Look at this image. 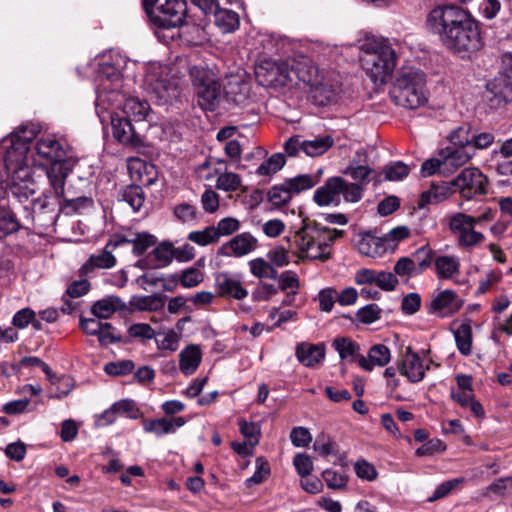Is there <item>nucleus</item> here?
<instances>
[{
    "instance_id": "f257e3e1",
    "label": "nucleus",
    "mask_w": 512,
    "mask_h": 512,
    "mask_svg": "<svg viewBox=\"0 0 512 512\" xmlns=\"http://www.w3.org/2000/svg\"><path fill=\"white\" fill-rule=\"evenodd\" d=\"M33 130L19 128L0 141V202L9 188L20 202L28 200L36 192L32 178V160L29 157ZM21 225L12 210L0 204V237L17 232Z\"/></svg>"
},
{
    "instance_id": "f03ea898",
    "label": "nucleus",
    "mask_w": 512,
    "mask_h": 512,
    "mask_svg": "<svg viewBox=\"0 0 512 512\" xmlns=\"http://www.w3.org/2000/svg\"><path fill=\"white\" fill-rule=\"evenodd\" d=\"M426 24L450 51L468 53L482 47L477 21L460 6L441 5L433 8L427 16Z\"/></svg>"
},
{
    "instance_id": "7ed1b4c3",
    "label": "nucleus",
    "mask_w": 512,
    "mask_h": 512,
    "mask_svg": "<svg viewBox=\"0 0 512 512\" xmlns=\"http://www.w3.org/2000/svg\"><path fill=\"white\" fill-rule=\"evenodd\" d=\"M121 88L122 73L119 60L116 63L99 62L96 72L95 109L101 122L106 121V112L116 109L131 120H145L150 110L148 102L136 97H126Z\"/></svg>"
},
{
    "instance_id": "20e7f679",
    "label": "nucleus",
    "mask_w": 512,
    "mask_h": 512,
    "mask_svg": "<svg viewBox=\"0 0 512 512\" xmlns=\"http://www.w3.org/2000/svg\"><path fill=\"white\" fill-rule=\"evenodd\" d=\"M340 235L342 231L306 223L290 238V252L300 261L325 262L331 258V246Z\"/></svg>"
},
{
    "instance_id": "39448f33",
    "label": "nucleus",
    "mask_w": 512,
    "mask_h": 512,
    "mask_svg": "<svg viewBox=\"0 0 512 512\" xmlns=\"http://www.w3.org/2000/svg\"><path fill=\"white\" fill-rule=\"evenodd\" d=\"M360 63L375 84H384L396 67V53L390 41L367 35L359 40Z\"/></svg>"
},
{
    "instance_id": "423d86ee",
    "label": "nucleus",
    "mask_w": 512,
    "mask_h": 512,
    "mask_svg": "<svg viewBox=\"0 0 512 512\" xmlns=\"http://www.w3.org/2000/svg\"><path fill=\"white\" fill-rule=\"evenodd\" d=\"M50 189L45 190L39 198L31 203V211L26 206L25 219L30 224L47 227L53 224L61 212L62 198L66 180L62 177L51 176L48 178Z\"/></svg>"
},
{
    "instance_id": "0eeeda50",
    "label": "nucleus",
    "mask_w": 512,
    "mask_h": 512,
    "mask_svg": "<svg viewBox=\"0 0 512 512\" xmlns=\"http://www.w3.org/2000/svg\"><path fill=\"white\" fill-rule=\"evenodd\" d=\"M390 95L396 105L407 109L424 106L428 101L425 74L412 68L402 71Z\"/></svg>"
},
{
    "instance_id": "6e6552de",
    "label": "nucleus",
    "mask_w": 512,
    "mask_h": 512,
    "mask_svg": "<svg viewBox=\"0 0 512 512\" xmlns=\"http://www.w3.org/2000/svg\"><path fill=\"white\" fill-rule=\"evenodd\" d=\"M69 145L64 139L47 135L37 140L35 150L37 156L49 163L45 168L47 178L56 176L66 180L72 172L75 161L69 155Z\"/></svg>"
},
{
    "instance_id": "1a4fd4ad",
    "label": "nucleus",
    "mask_w": 512,
    "mask_h": 512,
    "mask_svg": "<svg viewBox=\"0 0 512 512\" xmlns=\"http://www.w3.org/2000/svg\"><path fill=\"white\" fill-rule=\"evenodd\" d=\"M150 21L159 28L182 25L187 12L185 0H143Z\"/></svg>"
},
{
    "instance_id": "9d476101",
    "label": "nucleus",
    "mask_w": 512,
    "mask_h": 512,
    "mask_svg": "<svg viewBox=\"0 0 512 512\" xmlns=\"http://www.w3.org/2000/svg\"><path fill=\"white\" fill-rule=\"evenodd\" d=\"M362 198V188L358 184H351L342 177H331L323 186L314 192V201L319 206H337L341 200L355 203Z\"/></svg>"
},
{
    "instance_id": "9b49d317",
    "label": "nucleus",
    "mask_w": 512,
    "mask_h": 512,
    "mask_svg": "<svg viewBox=\"0 0 512 512\" xmlns=\"http://www.w3.org/2000/svg\"><path fill=\"white\" fill-rule=\"evenodd\" d=\"M170 74L171 68L159 62L150 63L146 67L144 85L160 103H166L176 96L178 84Z\"/></svg>"
},
{
    "instance_id": "f8f14e48",
    "label": "nucleus",
    "mask_w": 512,
    "mask_h": 512,
    "mask_svg": "<svg viewBox=\"0 0 512 512\" xmlns=\"http://www.w3.org/2000/svg\"><path fill=\"white\" fill-rule=\"evenodd\" d=\"M258 83L262 86H284L291 81V71L288 61L264 59L255 68Z\"/></svg>"
},
{
    "instance_id": "ddd939ff",
    "label": "nucleus",
    "mask_w": 512,
    "mask_h": 512,
    "mask_svg": "<svg viewBox=\"0 0 512 512\" xmlns=\"http://www.w3.org/2000/svg\"><path fill=\"white\" fill-rule=\"evenodd\" d=\"M486 176L478 168H466L450 182L453 191H458L467 200L486 192Z\"/></svg>"
},
{
    "instance_id": "4468645a",
    "label": "nucleus",
    "mask_w": 512,
    "mask_h": 512,
    "mask_svg": "<svg viewBox=\"0 0 512 512\" xmlns=\"http://www.w3.org/2000/svg\"><path fill=\"white\" fill-rule=\"evenodd\" d=\"M409 236L410 229L407 226H397L391 229L389 232H387L380 238L370 239L369 242L367 243V245L369 246L368 250H364V243H362L360 250L371 257L381 255L388 251L393 252L398 246L399 242L403 241L404 239H407Z\"/></svg>"
},
{
    "instance_id": "2eb2a0df",
    "label": "nucleus",
    "mask_w": 512,
    "mask_h": 512,
    "mask_svg": "<svg viewBox=\"0 0 512 512\" xmlns=\"http://www.w3.org/2000/svg\"><path fill=\"white\" fill-rule=\"evenodd\" d=\"M503 72L487 84L488 90L499 101H512V51L502 54Z\"/></svg>"
},
{
    "instance_id": "dca6fc26",
    "label": "nucleus",
    "mask_w": 512,
    "mask_h": 512,
    "mask_svg": "<svg viewBox=\"0 0 512 512\" xmlns=\"http://www.w3.org/2000/svg\"><path fill=\"white\" fill-rule=\"evenodd\" d=\"M214 287L218 296L242 300L247 297L248 291L243 287L242 275L239 273L222 271L215 275Z\"/></svg>"
},
{
    "instance_id": "f3484780",
    "label": "nucleus",
    "mask_w": 512,
    "mask_h": 512,
    "mask_svg": "<svg viewBox=\"0 0 512 512\" xmlns=\"http://www.w3.org/2000/svg\"><path fill=\"white\" fill-rule=\"evenodd\" d=\"M105 116L106 119H111L113 136L118 142L134 148L142 145V139L135 131L131 119L126 116H119L115 110L106 112Z\"/></svg>"
},
{
    "instance_id": "a211bd4d",
    "label": "nucleus",
    "mask_w": 512,
    "mask_h": 512,
    "mask_svg": "<svg viewBox=\"0 0 512 512\" xmlns=\"http://www.w3.org/2000/svg\"><path fill=\"white\" fill-rule=\"evenodd\" d=\"M462 305L463 300L453 290H444L432 297L427 312L441 318L450 317L457 313Z\"/></svg>"
},
{
    "instance_id": "6ab92c4d",
    "label": "nucleus",
    "mask_w": 512,
    "mask_h": 512,
    "mask_svg": "<svg viewBox=\"0 0 512 512\" xmlns=\"http://www.w3.org/2000/svg\"><path fill=\"white\" fill-rule=\"evenodd\" d=\"M257 244V239L251 233H240L225 242L219 248L218 254L225 257L240 258L253 252Z\"/></svg>"
},
{
    "instance_id": "aec40b11",
    "label": "nucleus",
    "mask_w": 512,
    "mask_h": 512,
    "mask_svg": "<svg viewBox=\"0 0 512 512\" xmlns=\"http://www.w3.org/2000/svg\"><path fill=\"white\" fill-rule=\"evenodd\" d=\"M429 366H424L420 356L407 348L401 361H398L399 373L406 377L411 383H418L423 380Z\"/></svg>"
},
{
    "instance_id": "412c9836",
    "label": "nucleus",
    "mask_w": 512,
    "mask_h": 512,
    "mask_svg": "<svg viewBox=\"0 0 512 512\" xmlns=\"http://www.w3.org/2000/svg\"><path fill=\"white\" fill-rule=\"evenodd\" d=\"M473 156L472 146L465 148L449 146L442 152V171L444 173H453L468 163Z\"/></svg>"
},
{
    "instance_id": "4be33fe9",
    "label": "nucleus",
    "mask_w": 512,
    "mask_h": 512,
    "mask_svg": "<svg viewBox=\"0 0 512 512\" xmlns=\"http://www.w3.org/2000/svg\"><path fill=\"white\" fill-rule=\"evenodd\" d=\"M295 356L302 365L314 368L323 362L325 346L323 344L301 342L296 346Z\"/></svg>"
},
{
    "instance_id": "5701e85b",
    "label": "nucleus",
    "mask_w": 512,
    "mask_h": 512,
    "mask_svg": "<svg viewBox=\"0 0 512 512\" xmlns=\"http://www.w3.org/2000/svg\"><path fill=\"white\" fill-rule=\"evenodd\" d=\"M186 420L184 417L145 419L143 429L146 433H152L157 437L167 434H173L177 429L184 426Z\"/></svg>"
},
{
    "instance_id": "b1692460",
    "label": "nucleus",
    "mask_w": 512,
    "mask_h": 512,
    "mask_svg": "<svg viewBox=\"0 0 512 512\" xmlns=\"http://www.w3.org/2000/svg\"><path fill=\"white\" fill-rule=\"evenodd\" d=\"M289 68L291 71V81L296 78L310 86H314L318 82V70L308 58L301 57L297 60H289Z\"/></svg>"
},
{
    "instance_id": "393cba45",
    "label": "nucleus",
    "mask_w": 512,
    "mask_h": 512,
    "mask_svg": "<svg viewBox=\"0 0 512 512\" xmlns=\"http://www.w3.org/2000/svg\"><path fill=\"white\" fill-rule=\"evenodd\" d=\"M391 360L390 349L384 344L373 345L368 356H360L358 365L365 371H372L375 366L384 367Z\"/></svg>"
},
{
    "instance_id": "a878e982",
    "label": "nucleus",
    "mask_w": 512,
    "mask_h": 512,
    "mask_svg": "<svg viewBox=\"0 0 512 512\" xmlns=\"http://www.w3.org/2000/svg\"><path fill=\"white\" fill-rule=\"evenodd\" d=\"M113 249L108 248L107 244L98 254H92L88 260L81 266L79 273L81 276H88L95 269H110L116 265V258L113 255Z\"/></svg>"
},
{
    "instance_id": "bb28decb",
    "label": "nucleus",
    "mask_w": 512,
    "mask_h": 512,
    "mask_svg": "<svg viewBox=\"0 0 512 512\" xmlns=\"http://www.w3.org/2000/svg\"><path fill=\"white\" fill-rule=\"evenodd\" d=\"M195 90L199 106L204 110L214 111L221 96V84L218 78Z\"/></svg>"
},
{
    "instance_id": "cd10ccee",
    "label": "nucleus",
    "mask_w": 512,
    "mask_h": 512,
    "mask_svg": "<svg viewBox=\"0 0 512 512\" xmlns=\"http://www.w3.org/2000/svg\"><path fill=\"white\" fill-rule=\"evenodd\" d=\"M218 167L214 168L217 175L216 188L224 192H235L242 185V178L239 174L227 171L226 162L217 160Z\"/></svg>"
},
{
    "instance_id": "c85d7f7f",
    "label": "nucleus",
    "mask_w": 512,
    "mask_h": 512,
    "mask_svg": "<svg viewBox=\"0 0 512 512\" xmlns=\"http://www.w3.org/2000/svg\"><path fill=\"white\" fill-rule=\"evenodd\" d=\"M202 360V351L199 345L190 344L179 353V368L186 375H192L198 369Z\"/></svg>"
},
{
    "instance_id": "c756f323",
    "label": "nucleus",
    "mask_w": 512,
    "mask_h": 512,
    "mask_svg": "<svg viewBox=\"0 0 512 512\" xmlns=\"http://www.w3.org/2000/svg\"><path fill=\"white\" fill-rule=\"evenodd\" d=\"M124 309H126L125 302L120 297L111 295L96 301L91 308V313L99 319H108L115 312Z\"/></svg>"
},
{
    "instance_id": "7c9ffc66",
    "label": "nucleus",
    "mask_w": 512,
    "mask_h": 512,
    "mask_svg": "<svg viewBox=\"0 0 512 512\" xmlns=\"http://www.w3.org/2000/svg\"><path fill=\"white\" fill-rule=\"evenodd\" d=\"M451 398L463 408H469L471 413L482 419L485 415L482 404L475 399L473 391L451 389Z\"/></svg>"
},
{
    "instance_id": "2f4dec72",
    "label": "nucleus",
    "mask_w": 512,
    "mask_h": 512,
    "mask_svg": "<svg viewBox=\"0 0 512 512\" xmlns=\"http://www.w3.org/2000/svg\"><path fill=\"white\" fill-rule=\"evenodd\" d=\"M474 217L465 213H456L449 219V229L460 239L475 230Z\"/></svg>"
},
{
    "instance_id": "473e14b6",
    "label": "nucleus",
    "mask_w": 512,
    "mask_h": 512,
    "mask_svg": "<svg viewBox=\"0 0 512 512\" xmlns=\"http://www.w3.org/2000/svg\"><path fill=\"white\" fill-rule=\"evenodd\" d=\"M474 217L465 213H456L449 219V229L460 239L475 230Z\"/></svg>"
},
{
    "instance_id": "72a5a7b5",
    "label": "nucleus",
    "mask_w": 512,
    "mask_h": 512,
    "mask_svg": "<svg viewBox=\"0 0 512 512\" xmlns=\"http://www.w3.org/2000/svg\"><path fill=\"white\" fill-rule=\"evenodd\" d=\"M332 346L342 360L358 363V358L361 355L359 354L360 346L356 342L346 337H340L334 339Z\"/></svg>"
},
{
    "instance_id": "f704fd0d",
    "label": "nucleus",
    "mask_w": 512,
    "mask_h": 512,
    "mask_svg": "<svg viewBox=\"0 0 512 512\" xmlns=\"http://www.w3.org/2000/svg\"><path fill=\"white\" fill-rule=\"evenodd\" d=\"M189 76L195 89L217 79L216 74L206 64L199 63L189 65Z\"/></svg>"
},
{
    "instance_id": "c9c22d12",
    "label": "nucleus",
    "mask_w": 512,
    "mask_h": 512,
    "mask_svg": "<svg viewBox=\"0 0 512 512\" xmlns=\"http://www.w3.org/2000/svg\"><path fill=\"white\" fill-rule=\"evenodd\" d=\"M334 144L330 135L318 136L312 140H304L303 153L310 157H316L326 153Z\"/></svg>"
},
{
    "instance_id": "e433bc0d",
    "label": "nucleus",
    "mask_w": 512,
    "mask_h": 512,
    "mask_svg": "<svg viewBox=\"0 0 512 512\" xmlns=\"http://www.w3.org/2000/svg\"><path fill=\"white\" fill-rule=\"evenodd\" d=\"M455 342L462 355H469L472 350V328L468 322L460 323L453 330Z\"/></svg>"
},
{
    "instance_id": "4c0bfd02",
    "label": "nucleus",
    "mask_w": 512,
    "mask_h": 512,
    "mask_svg": "<svg viewBox=\"0 0 512 512\" xmlns=\"http://www.w3.org/2000/svg\"><path fill=\"white\" fill-rule=\"evenodd\" d=\"M459 261L453 256H440L435 260V269L439 278L452 279L460 272Z\"/></svg>"
},
{
    "instance_id": "58836bf2",
    "label": "nucleus",
    "mask_w": 512,
    "mask_h": 512,
    "mask_svg": "<svg viewBox=\"0 0 512 512\" xmlns=\"http://www.w3.org/2000/svg\"><path fill=\"white\" fill-rule=\"evenodd\" d=\"M450 191L451 187L447 184H433L429 190L421 194L419 205L420 207H424L426 205L440 203L449 197Z\"/></svg>"
},
{
    "instance_id": "ea45409f",
    "label": "nucleus",
    "mask_w": 512,
    "mask_h": 512,
    "mask_svg": "<svg viewBox=\"0 0 512 512\" xmlns=\"http://www.w3.org/2000/svg\"><path fill=\"white\" fill-rule=\"evenodd\" d=\"M215 24L223 31V32H232L239 25V17L238 14L232 10L218 8L217 11L213 13Z\"/></svg>"
},
{
    "instance_id": "a19ab883",
    "label": "nucleus",
    "mask_w": 512,
    "mask_h": 512,
    "mask_svg": "<svg viewBox=\"0 0 512 512\" xmlns=\"http://www.w3.org/2000/svg\"><path fill=\"white\" fill-rule=\"evenodd\" d=\"M284 182L286 183V187L289 188L291 194L294 196L313 188L317 184L318 179L309 174H301L288 178Z\"/></svg>"
},
{
    "instance_id": "79ce46f5",
    "label": "nucleus",
    "mask_w": 512,
    "mask_h": 512,
    "mask_svg": "<svg viewBox=\"0 0 512 512\" xmlns=\"http://www.w3.org/2000/svg\"><path fill=\"white\" fill-rule=\"evenodd\" d=\"M322 478L331 490L343 491L346 489L349 476L344 471L326 469L322 472Z\"/></svg>"
},
{
    "instance_id": "37998d69",
    "label": "nucleus",
    "mask_w": 512,
    "mask_h": 512,
    "mask_svg": "<svg viewBox=\"0 0 512 512\" xmlns=\"http://www.w3.org/2000/svg\"><path fill=\"white\" fill-rule=\"evenodd\" d=\"M286 163L285 155L274 153L256 169L259 176H271L280 171Z\"/></svg>"
},
{
    "instance_id": "c03bdc74",
    "label": "nucleus",
    "mask_w": 512,
    "mask_h": 512,
    "mask_svg": "<svg viewBox=\"0 0 512 512\" xmlns=\"http://www.w3.org/2000/svg\"><path fill=\"white\" fill-rule=\"evenodd\" d=\"M93 206L91 197L81 196L73 199L62 198L61 212L69 215L73 213H82L84 210Z\"/></svg>"
},
{
    "instance_id": "a18cd8bd",
    "label": "nucleus",
    "mask_w": 512,
    "mask_h": 512,
    "mask_svg": "<svg viewBox=\"0 0 512 512\" xmlns=\"http://www.w3.org/2000/svg\"><path fill=\"white\" fill-rule=\"evenodd\" d=\"M122 200L126 202L134 212H138L145 202V195L140 186L126 187L122 192Z\"/></svg>"
},
{
    "instance_id": "49530a36",
    "label": "nucleus",
    "mask_w": 512,
    "mask_h": 512,
    "mask_svg": "<svg viewBox=\"0 0 512 512\" xmlns=\"http://www.w3.org/2000/svg\"><path fill=\"white\" fill-rule=\"evenodd\" d=\"M174 216L184 224H195L199 221L200 212L189 203H181L174 207Z\"/></svg>"
},
{
    "instance_id": "de8ad7c7",
    "label": "nucleus",
    "mask_w": 512,
    "mask_h": 512,
    "mask_svg": "<svg viewBox=\"0 0 512 512\" xmlns=\"http://www.w3.org/2000/svg\"><path fill=\"white\" fill-rule=\"evenodd\" d=\"M250 272L258 278L277 279L278 272L274 267L262 258L249 261Z\"/></svg>"
},
{
    "instance_id": "09e8293b",
    "label": "nucleus",
    "mask_w": 512,
    "mask_h": 512,
    "mask_svg": "<svg viewBox=\"0 0 512 512\" xmlns=\"http://www.w3.org/2000/svg\"><path fill=\"white\" fill-rule=\"evenodd\" d=\"M292 197L293 195L291 194L289 188L286 187L285 182L280 185L271 187L268 192V200L274 207H281L289 203Z\"/></svg>"
},
{
    "instance_id": "8fccbe9b",
    "label": "nucleus",
    "mask_w": 512,
    "mask_h": 512,
    "mask_svg": "<svg viewBox=\"0 0 512 512\" xmlns=\"http://www.w3.org/2000/svg\"><path fill=\"white\" fill-rule=\"evenodd\" d=\"M187 239L199 246H207L218 242L214 226H207L203 230L192 231Z\"/></svg>"
},
{
    "instance_id": "3c124183",
    "label": "nucleus",
    "mask_w": 512,
    "mask_h": 512,
    "mask_svg": "<svg viewBox=\"0 0 512 512\" xmlns=\"http://www.w3.org/2000/svg\"><path fill=\"white\" fill-rule=\"evenodd\" d=\"M269 474V463L263 457H258L255 461V471L251 477L246 479L245 485L248 488L258 485L262 483Z\"/></svg>"
},
{
    "instance_id": "603ef678",
    "label": "nucleus",
    "mask_w": 512,
    "mask_h": 512,
    "mask_svg": "<svg viewBox=\"0 0 512 512\" xmlns=\"http://www.w3.org/2000/svg\"><path fill=\"white\" fill-rule=\"evenodd\" d=\"M372 173L373 170L365 165H350L344 171V174L350 176L353 180H355L356 182L354 184L360 185L362 189L365 185L369 183L370 176Z\"/></svg>"
},
{
    "instance_id": "864d4df0",
    "label": "nucleus",
    "mask_w": 512,
    "mask_h": 512,
    "mask_svg": "<svg viewBox=\"0 0 512 512\" xmlns=\"http://www.w3.org/2000/svg\"><path fill=\"white\" fill-rule=\"evenodd\" d=\"M465 482V478L459 477L447 480L439 484L433 494L428 498L429 502L436 501L449 495L452 491L458 489Z\"/></svg>"
},
{
    "instance_id": "5fc2aeb1",
    "label": "nucleus",
    "mask_w": 512,
    "mask_h": 512,
    "mask_svg": "<svg viewBox=\"0 0 512 512\" xmlns=\"http://www.w3.org/2000/svg\"><path fill=\"white\" fill-rule=\"evenodd\" d=\"M434 252L428 246L424 245L418 248L411 256L413 262L415 263L418 271L423 273L427 268L430 267L433 261Z\"/></svg>"
},
{
    "instance_id": "6e6d98bb",
    "label": "nucleus",
    "mask_w": 512,
    "mask_h": 512,
    "mask_svg": "<svg viewBox=\"0 0 512 512\" xmlns=\"http://www.w3.org/2000/svg\"><path fill=\"white\" fill-rule=\"evenodd\" d=\"M156 243V237L147 232L133 234V254L140 256Z\"/></svg>"
},
{
    "instance_id": "4d7b16f0",
    "label": "nucleus",
    "mask_w": 512,
    "mask_h": 512,
    "mask_svg": "<svg viewBox=\"0 0 512 512\" xmlns=\"http://www.w3.org/2000/svg\"><path fill=\"white\" fill-rule=\"evenodd\" d=\"M204 279L203 272L194 267L187 268L178 275V281L184 288H193L199 285Z\"/></svg>"
},
{
    "instance_id": "13d9d810",
    "label": "nucleus",
    "mask_w": 512,
    "mask_h": 512,
    "mask_svg": "<svg viewBox=\"0 0 512 512\" xmlns=\"http://www.w3.org/2000/svg\"><path fill=\"white\" fill-rule=\"evenodd\" d=\"M394 272L396 276L406 278L407 280L421 274L411 257L399 258L394 265Z\"/></svg>"
},
{
    "instance_id": "bf43d9fd",
    "label": "nucleus",
    "mask_w": 512,
    "mask_h": 512,
    "mask_svg": "<svg viewBox=\"0 0 512 512\" xmlns=\"http://www.w3.org/2000/svg\"><path fill=\"white\" fill-rule=\"evenodd\" d=\"M134 368V362L132 360L125 359L106 363L104 371L110 376H126L130 374Z\"/></svg>"
},
{
    "instance_id": "052dcab7",
    "label": "nucleus",
    "mask_w": 512,
    "mask_h": 512,
    "mask_svg": "<svg viewBox=\"0 0 512 512\" xmlns=\"http://www.w3.org/2000/svg\"><path fill=\"white\" fill-rule=\"evenodd\" d=\"M239 431L245 440L251 445H258L261 437V428L258 423L248 422L244 419L239 420Z\"/></svg>"
},
{
    "instance_id": "680f3d73",
    "label": "nucleus",
    "mask_w": 512,
    "mask_h": 512,
    "mask_svg": "<svg viewBox=\"0 0 512 512\" xmlns=\"http://www.w3.org/2000/svg\"><path fill=\"white\" fill-rule=\"evenodd\" d=\"M384 174L385 179L389 181H400L403 178L407 177L410 169L409 167L401 162V161H395L390 162L384 167Z\"/></svg>"
},
{
    "instance_id": "e2e57ef3",
    "label": "nucleus",
    "mask_w": 512,
    "mask_h": 512,
    "mask_svg": "<svg viewBox=\"0 0 512 512\" xmlns=\"http://www.w3.org/2000/svg\"><path fill=\"white\" fill-rule=\"evenodd\" d=\"M314 450L323 457L335 455L337 453V445L332 438L324 433L318 435L313 445Z\"/></svg>"
},
{
    "instance_id": "0e129e2a",
    "label": "nucleus",
    "mask_w": 512,
    "mask_h": 512,
    "mask_svg": "<svg viewBox=\"0 0 512 512\" xmlns=\"http://www.w3.org/2000/svg\"><path fill=\"white\" fill-rule=\"evenodd\" d=\"M240 221L234 217H225L222 218L216 226H214V230L217 234V239L219 240L221 237L230 236L233 233L237 232L240 229Z\"/></svg>"
},
{
    "instance_id": "69168bd1",
    "label": "nucleus",
    "mask_w": 512,
    "mask_h": 512,
    "mask_svg": "<svg viewBox=\"0 0 512 512\" xmlns=\"http://www.w3.org/2000/svg\"><path fill=\"white\" fill-rule=\"evenodd\" d=\"M472 130L469 126H460L450 133L449 140L451 146L468 147L471 146Z\"/></svg>"
},
{
    "instance_id": "338daca9",
    "label": "nucleus",
    "mask_w": 512,
    "mask_h": 512,
    "mask_svg": "<svg viewBox=\"0 0 512 512\" xmlns=\"http://www.w3.org/2000/svg\"><path fill=\"white\" fill-rule=\"evenodd\" d=\"M381 313L382 310L377 304H369L360 308L356 313V317L363 324H372L380 319Z\"/></svg>"
},
{
    "instance_id": "774afa93",
    "label": "nucleus",
    "mask_w": 512,
    "mask_h": 512,
    "mask_svg": "<svg viewBox=\"0 0 512 512\" xmlns=\"http://www.w3.org/2000/svg\"><path fill=\"white\" fill-rule=\"evenodd\" d=\"M179 341L180 335L174 330H169L159 335V337L156 339L158 349L169 350L171 352H174L178 349Z\"/></svg>"
}]
</instances>
